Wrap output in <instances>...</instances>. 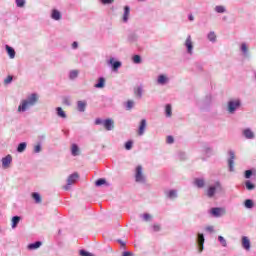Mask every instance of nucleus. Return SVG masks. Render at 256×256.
Segmentation results:
<instances>
[{
	"instance_id": "obj_1",
	"label": "nucleus",
	"mask_w": 256,
	"mask_h": 256,
	"mask_svg": "<svg viewBox=\"0 0 256 256\" xmlns=\"http://www.w3.org/2000/svg\"><path fill=\"white\" fill-rule=\"evenodd\" d=\"M32 106H33V94H31V96L28 99L22 100L21 104L18 107V113H25V111L31 109Z\"/></svg>"
},
{
	"instance_id": "obj_2",
	"label": "nucleus",
	"mask_w": 256,
	"mask_h": 256,
	"mask_svg": "<svg viewBox=\"0 0 256 256\" xmlns=\"http://www.w3.org/2000/svg\"><path fill=\"white\" fill-rule=\"evenodd\" d=\"M136 183H145V174H143V166L138 165L135 169Z\"/></svg>"
},
{
	"instance_id": "obj_3",
	"label": "nucleus",
	"mask_w": 256,
	"mask_h": 256,
	"mask_svg": "<svg viewBox=\"0 0 256 256\" xmlns=\"http://www.w3.org/2000/svg\"><path fill=\"white\" fill-rule=\"evenodd\" d=\"M241 107V101L239 100H232L228 102V112L229 113H235V110L239 109Z\"/></svg>"
},
{
	"instance_id": "obj_4",
	"label": "nucleus",
	"mask_w": 256,
	"mask_h": 256,
	"mask_svg": "<svg viewBox=\"0 0 256 256\" xmlns=\"http://www.w3.org/2000/svg\"><path fill=\"white\" fill-rule=\"evenodd\" d=\"M103 127L106 131H113V129H115V121H113L111 118H108L104 120Z\"/></svg>"
},
{
	"instance_id": "obj_5",
	"label": "nucleus",
	"mask_w": 256,
	"mask_h": 256,
	"mask_svg": "<svg viewBox=\"0 0 256 256\" xmlns=\"http://www.w3.org/2000/svg\"><path fill=\"white\" fill-rule=\"evenodd\" d=\"M225 213H227V210H225V208L216 207L211 209V215H213V217H223Z\"/></svg>"
},
{
	"instance_id": "obj_6",
	"label": "nucleus",
	"mask_w": 256,
	"mask_h": 256,
	"mask_svg": "<svg viewBox=\"0 0 256 256\" xmlns=\"http://www.w3.org/2000/svg\"><path fill=\"white\" fill-rule=\"evenodd\" d=\"M12 161H13V156H11V154H8L4 158H2V167L4 169H9V165H11Z\"/></svg>"
},
{
	"instance_id": "obj_7",
	"label": "nucleus",
	"mask_w": 256,
	"mask_h": 256,
	"mask_svg": "<svg viewBox=\"0 0 256 256\" xmlns=\"http://www.w3.org/2000/svg\"><path fill=\"white\" fill-rule=\"evenodd\" d=\"M77 179H79L78 173H74V174L70 175L67 180L68 186H64V189L67 191L69 189V185H73V183H75L77 181Z\"/></svg>"
},
{
	"instance_id": "obj_8",
	"label": "nucleus",
	"mask_w": 256,
	"mask_h": 256,
	"mask_svg": "<svg viewBox=\"0 0 256 256\" xmlns=\"http://www.w3.org/2000/svg\"><path fill=\"white\" fill-rule=\"evenodd\" d=\"M219 187H221V184L219 182L216 183V186H210L206 192L207 197H213Z\"/></svg>"
},
{
	"instance_id": "obj_9",
	"label": "nucleus",
	"mask_w": 256,
	"mask_h": 256,
	"mask_svg": "<svg viewBox=\"0 0 256 256\" xmlns=\"http://www.w3.org/2000/svg\"><path fill=\"white\" fill-rule=\"evenodd\" d=\"M229 155H230V159L228 160V167H229L230 171H234V167H235V152L230 151Z\"/></svg>"
},
{
	"instance_id": "obj_10",
	"label": "nucleus",
	"mask_w": 256,
	"mask_h": 256,
	"mask_svg": "<svg viewBox=\"0 0 256 256\" xmlns=\"http://www.w3.org/2000/svg\"><path fill=\"white\" fill-rule=\"evenodd\" d=\"M197 243H198L199 253H202L203 245H205V236H203V234H198Z\"/></svg>"
},
{
	"instance_id": "obj_11",
	"label": "nucleus",
	"mask_w": 256,
	"mask_h": 256,
	"mask_svg": "<svg viewBox=\"0 0 256 256\" xmlns=\"http://www.w3.org/2000/svg\"><path fill=\"white\" fill-rule=\"evenodd\" d=\"M242 247L246 251H249V249H251V240H249L247 236L242 237Z\"/></svg>"
},
{
	"instance_id": "obj_12",
	"label": "nucleus",
	"mask_w": 256,
	"mask_h": 256,
	"mask_svg": "<svg viewBox=\"0 0 256 256\" xmlns=\"http://www.w3.org/2000/svg\"><path fill=\"white\" fill-rule=\"evenodd\" d=\"M145 129H147V120L142 119L138 129V135H143L145 133Z\"/></svg>"
},
{
	"instance_id": "obj_13",
	"label": "nucleus",
	"mask_w": 256,
	"mask_h": 256,
	"mask_svg": "<svg viewBox=\"0 0 256 256\" xmlns=\"http://www.w3.org/2000/svg\"><path fill=\"white\" fill-rule=\"evenodd\" d=\"M185 45L188 49V53H193V41L191 40V36H188L186 41H185Z\"/></svg>"
},
{
	"instance_id": "obj_14",
	"label": "nucleus",
	"mask_w": 256,
	"mask_h": 256,
	"mask_svg": "<svg viewBox=\"0 0 256 256\" xmlns=\"http://www.w3.org/2000/svg\"><path fill=\"white\" fill-rule=\"evenodd\" d=\"M243 135L246 139H254L255 138V133H253L250 128L244 129Z\"/></svg>"
},
{
	"instance_id": "obj_15",
	"label": "nucleus",
	"mask_w": 256,
	"mask_h": 256,
	"mask_svg": "<svg viewBox=\"0 0 256 256\" xmlns=\"http://www.w3.org/2000/svg\"><path fill=\"white\" fill-rule=\"evenodd\" d=\"M33 200L37 205H41L43 203V197H41V194L37 192L33 193Z\"/></svg>"
},
{
	"instance_id": "obj_16",
	"label": "nucleus",
	"mask_w": 256,
	"mask_h": 256,
	"mask_svg": "<svg viewBox=\"0 0 256 256\" xmlns=\"http://www.w3.org/2000/svg\"><path fill=\"white\" fill-rule=\"evenodd\" d=\"M5 49H6V53H8L9 57L11 59H15V49H13V47L9 46V45H6L5 46Z\"/></svg>"
},
{
	"instance_id": "obj_17",
	"label": "nucleus",
	"mask_w": 256,
	"mask_h": 256,
	"mask_svg": "<svg viewBox=\"0 0 256 256\" xmlns=\"http://www.w3.org/2000/svg\"><path fill=\"white\" fill-rule=\"evenodd\" d=\"M131 12L129 6H125L124 7V15H123V22L127 23V21L129 20V13Z\"/></svg>"
},
{
	"instance_id": "obj_18",
	"label": "nucleus",
	"mask_w": 256,
	"mask_h": 256,
	"mask_svg": "<svg viewBox=\"0 0 256 256\" xmlns=\"http://www.w3.org/2000/svg\"><path fill=\"white\" fill-rule=\"evenodd\" d=\"M86 107H87V102H85V101H78V103H77L78 111L83 113L85 111Z\"/></svg>"
},
{
	"instance_id": "obj_19",
	"label": "nucleus",
	"mask_w": 256,
	"mask_h": 256,
	"mask_svg": "<svg viewBox=\"0 0 256 256\" xmlns=\"http://www.w3.org/2000/svg\"><path fill=\"white\" fill-rule=\"evenodd\" d=\"M11 221H12V225H11L12 229H16L17 225H19V222L21 221V217L14 216Z\"/></svg>"
},
{
	"instance_id": "obj_20",
	"label": "nucleus",
	"mask_w": 256,
	"mask_h": 256,
	"mask_svg": "<svg viewBox=\"0 0 256 256\" xmlns=\"http://www.w3.org/2000/svg\"><path fill=\"white\" fill-rule=\"evenodd\" d=\"M56 111H57V116L58 117H61L62 119H66L67 118V114L65 113V111H63V108L57 107Z\"/></svg>"
},
{
	"instance_id": "obj_21",
	"label": "nucleus",
	"mask_w": 256,
	"mask_h": 256,
	"mask_svg": "<svg viewBox=\"0 0 256 256\" xmlns=\"http://www.w3.org/2000/svg\"><path fill=\"white\" fill-rule=\"evenodd\" d=\"M25 149H27V142H21L17 147V152L24 153Z\"/></svg>"
},
{
	"instance_id": "obj_22",
	"label": "nucleus",
	"mask_w": 256,
	"mask_h": 256,
	"mask_svg": "<svg viewBox=\"0 0 256 256\" xmlns=\"http://www.w3.org/2000/svg\"><path fill=\"white\" fill-rule=\"evenodd\" d=\"M51 17L55 21H59V19H61V12H59L58 10H53Z\"/></svg>"
},
{
	"instance_id": "obj_23",
	"label": "nucleus",
	"mask_w": 256,
	"mask_h": 256,
	"mask_svg": "<svg viewBox=\"0 0 256 256\" xmlns=\"http://www.w3.org/2000/svg\"><path fill=\"white\" fill-rule=\"evenodd\" d=\"M96 89H103L105 87V78H99L98 83L95 84Z\"/></svg>"
},
{
	"instance_id": "obj_24",
	"label": "nucleus",
	"mask_w": 256,
	"mask_h": 256,
	"mask_svg": "<svg viewBox=\"0 0 256 256\" xmlns=\"http://www.w3.org/2000/svg\"><path fill=\"white\" fill-rule=\"evenodd\" d=\"M110 64L113 67V71H117V69H119V67H121V62H119V61L114 62L113 58L110 59Z\"/></svg>"
},
{
	"instance_id": "obj_25",
	"label": "nucleus",
	"mask_w": 256,
	"mask_h": 256,
	"mask_svg": "<svg viewBox=\"0 0 256 256\" xmlns=\"http://www.w3.org/2000/svg\"><path fill=\"white\" fill-rule=\"evenodd\" d=\"M194 185H197L199 187V189L205 187V181L203 179H195L194 180Z\"/></svg>"
},
{
	"instance_id": "obj_26",
	"label": "nucleus",
	"mask_w": 256,
	"mask_h": 256,
	"mask_svg": "<svg viewBox=\"0 0 256 256\" xmlns=\"http://www.w3.org/2000/svg\"><path fill=\"white\" fill-rule=\"evenodd\" d=\"M134 95H136V97H139V99H141L142 95H143V88L141 87H137L134 90Z\"/></svg>"
},
{
	"instance_id": "obj_27",
	"label": "nucleus",
	"mask_w": 256,
	"mask_h": 256,
	"mask_svg": "<svg viewBox=\"0 0 256 256\" xmlns=\"http://www.w3.org/2000/svg\"><path fill=\"white\" fill-rule=\"evenodd\" d=\"M166 117H171L173 115L171 104H167L165 108Z\"/></svg>"
},
{
	"instance_id": "obj_28",
	"label": "nucleus",
	"mask_w": 256,
	"mask_h": 256,
	"mask_svg": "<svg viewBox=\"0 0 256 256\" xmlns=\"http://www.w3.org/2000/svg\"><path fill=\"white\" fill-rule=\"evenodd\" d=\"M244 205L246 209H253V206H254L253 200L251 199L245 200Z\"/></svg>"
},
{
	"instance_id": "obj_29",
	"label": "nucleus",
	"mask_w": 256,
	"mask_h": 256,
	"mask_svg": "<svg viewBox=\"0 0 256 256\" xmlns=\"http://www.w3.org/2000/svg\"><path fill=\"white\" fill-rule=\"evenodd\" d=\"M158 83H159L160 85H165V83H167V76H165V75H160V76L158 77Z\"/></svg>"
},
{
	"instance_id": "obj_30",
	"label": "nucleus",
	"mask_w": 256,
	"mask_h": 256,
	"mask_svg": "<svg viewBox=\"0 0 256 256\" xmlns=\"http://www.w3.org/2000/svg\"><path fill=\"white\" fill-rule=\"evenodd\" d=\"M135 105V102L133 100H128L126 102V109L127 111H131Z\"/></svg>"
},
{
	"instance_id": "obj_31",
	"label": "nucleus",
	"mask_w": 256,
	"mask_h": 256,
	"mask_svg": "<svg viewBox=\"0 0 256 256\" xmlns=\"http://www.w3.org/2000/svg\"><path fill=\"white\" fill-rule=\"evenodd\" d=\"M72 155L74 157H77V155H79V147L76 144L72 145Z\"/></svg>"
},
{
	"instance_id": "obj_32",
	"label": "nucleus",
	"mask_w": 256,
	"mask_h": 256,
	"mask_svg": "<svg viewBox=\"0 0 256 256\" xmlns=\"http://www.w3.org/2000/svg\"><path fill=\"white\" fill-rule=\"evenodd\" d=\"M167 197H169V199H175L177 198V191L176 190H170L167 194Z\"/></svg>"
},
{
	"instance_id": "obj_33",
	"label": "nucleus",
	"mask_w": 256,
	"mask_h": 256,
	"mask_svg": "<svg viewBox=\"0 0 256 256\" xmlns=\"http://www.w3.org/2000/svg\"><path fill=\"white\" fill-rule=\"evenodd\" d=\"M16 3V7H19L20 9H23V7H25V0H15Z\"/></svg>"
},
{
	"instance_id": "obj_34",
	"label": "nucleus",
	"mask_w": 256,
	"mask_h": 256,
	"mask_svg": "<svg viewBox=\"0 0 256 256\" xmlns=\"http://www.w3.org/2000/svg\"><path fill=\"white\" fill-rule=\"evenodd\" d=\"M125 149L126 151H131L133 149V141L129 140L125 143Z\"/></svg>"
},
{
	"instance_id": "obj_35",
	"label": "nucleus",
	"mask_w": 256,
	"mask_h": 256,
	"mask_svg": "<svg viewBox=\"0 0 256 256\" xmlns=\"http://www.w3.org/2000/svg\"><path fill=\"white\" fill-rule=\"evenodd\" d=\"M105 183H107V181L103 178H100L95 182V185L96 187H101V185H105Z\"/></svg>"
},
{
	"instance_id": "obj_36",
	"label": "nucleus",
	"mask_w": 256,
	"mask_h": 256,
	"mask_svg": "<svg viewBox=\"0 0 256 256\" xmlns=\"http://www.w3.org/2000/svg\"><path fill=\"white\" fill-rule=\"evenodd\" d=\"M78 75H79V71L78 70H72L70 72V79H77Z\"/></svg>"
},
{
	"instance_id": "obj_37",
	"label": "nucleus",
	"mask_w": 256,
	"mask_h": 256,
	"mask_svg": "<svg viewBox=\"0 0 256 256\" xmlns=\"http://www.w3.org/2000/svg\"><path fill=\"white\" fill-rule=\"evenodd\" d=\"M218 241L221 243L222 247H226L227 240H225V238L223 236H219Z\"/></svg>"
},
{
	"instance_id": "obj_38",
	"label": "nucleus",
	"mask_w": 256,
	"mask_h": 256,
	"mask_svg": "<svg viewBox=\"0 0 256 256\" xmlns=\"http://www.w3.org/2000/svg\"><path fill=\"white\" fill-rule=\"evenodd\" d=\"M215 11L216 13H225V6H216Z\"/></svg>"
},
{
	"instance_id": "obj_39",
	"label": "nucleus",
	"mask_w": 256,
	"mask_h": 256,
	"mask_svg": "<svg viewBox=\"0 0 256 256\" xmlns=\"http://www.w3.org/2000/svg\"><path fill=\"white\" fill-rule=\"evenodd\" d=\"M209 41H215L217 39V35H215V32H210L208 34Z\"/></svg>"
},
{
	"instance_id": "obj_40",
	"label": "nucleus",
	"mask_w": 256,
	"mask_h": 256,
	"mask_svg": "<svg viewBox=\"0 0 256 256\" xmlns=\"http://www.w3.org/2000/svg\"><path fill=\"white\" fill-rule=\"evenodd\" d=\"M246 188L248 189V191H253V189H255V184L246 181Z\"/></svg>"
},
{
	"instance_id": "obj_41",
	"label": "nucleus",
	"mask_w": 256,
	"mask_h": 256,
	"mask_svg": "<svg viewBox=\"0 0 256 256\" xmlns=\"http://www.w3.org/2000/svg\"><path fill=\"white\" fill-rule=\"evenodd\" d=\"M152 228H153V231L157 233L161 231V224H153Z\"/></svg>"
},
{
	"instance_id": "obj_42",
	"label": "nucleus",
	"mask_w": 256,
	"mask_h": 256,
	"mask_svg": "<svg viewBox=\"0 0 256 256\" xmlns=\"http://www.w3.org/2000/svg\"><path fill=\"white\" fill-rule=\"evenodd\" d=\"M13 82V76H8L7 78H5L4 80V84L5 85H9Z\"/></svg>"
},
{
	"instance_id": "obj_43",
	"label": "nucleus",
	"mask_w": 256,
	"mask_h": 256,
	"mask_svg": "<svg viewBox=\"0 0 256 256\" xmlns=\"http://www.w3.org/2000/svg\"><path fill=\"white\" fill-rule=\"evenodd\" d=\"M133 63H136V64L141 63V56L135 55V56L133 57Z\"/></svg>"
},
{
	"instance_id": "obj_44",
	"label": "nucleus",
	"mask_w": 256,
	"mask_h": 256,
	"mask_svg": "<svg viewBox=\"0 0 256 256\" xmlns=\"http://www.w3.org/2000/svg\"><path fill=\"white\" fill-rule=\"evenodd\" d=\"M79 254L81 256H94L92 253H89V252H87L85 250H80Z\"/></svg>"
},
{
	"instance_id": "obj_45",
	"label": "nucleus",
	"mask_w": 256,
	"mask_h": 256,
	"mask_svg": "<svg viewBox=\"0 0 256 256\" xmlns=\"http://www.w3.org/2000/svg\"><path fill=\"white\" fill-rule=\"evenodd\" d=\"M34 153H41V143H38V144L34 147Z\"/></svg>"
},
{
	"instance_id": "obj_46",
	"label": "nucleus",
	"mask_w": 256,
	"mask_h": 256,
	"mask_svg": "<svg viewBox=\"0 0 256 256\" xmlns=\"http://www.w3.org/2000/svg\"><path fill=\"white\" fill-rule=\"evenodd\" d=\"M252 175H253V171H251V170H246L245 171V178L246 179H250Z\"/></svg>"
},
{
	"instance_id": "obj_47",
	"label": "nucleus",
	"mask_w": 256,
	"mask_h": 256,
	"mask_svg": "<svg viewBox=\"0 0 256 256\" xmlns=\"http://www.w3.org/2000/svg\"><path fill=\"white\" fill-rule=\"evenodd\" d=\"M43 243L41 241H37L33 244V249H39Z\"/></svg>"
},
{
	"instance_id": "obj_48",
	"label": "nucleus",
	"mask_w": 256,
	"mask_h": 256,
	"mask_svg": "<svg viewBox=\"0 0 256 256\" xmlns=\"http://www.w3.org/2000/svg\"><path fill=\"white\" fill-rule=\"evenodd\" d=\"M115 0H102L103 5H111V3H114Z\"/></svg>"
},
{
	"instance_id": "obj_49",
	"label": "nucleus",
	"mask_w": 256,
	"mask_h": 256,
	"mask_svg": "<svg viewBox=\"0 0 256 256\" xmlns=\"http://www.w3.org/2000/svg\"><path fill=\"white\" fill-rule=\"evenodd\" d=\"M104 121H105V120H102L101 118H97V119L95 120V125H103Z\"/></svg>"
},
{
	"instance_id": "obj_50",
	"label": "nucleus",
	"mask_w": 256,
	"mask_h": 256,
	"mask_svg": "<svg viewBox=\"0 0 256 256\" xmlns=\"http://www.w3.org/2000/svg\"><path fill=\"white\" fill-rule=\"evenodd\" d=\"M143 219H144V221H150V219H151V214H144V215H143Z\"/></svg>"
},
{
	"instance_id": "obj_51",
	"label": "nucleus",
	"mask_w": 256,
	"mask_h": 256,
	"mask_svg": "<svg viewBox=\"0 0 256 256\" xmlns=\"http://www.w3.org/2000/svg\"><path fill=\"white\" fill-rule=\"evenodd\" d=\"M241 49H242L243 53H247V51H248L247 44H242Z\"/></svg>"
},
{
	"instance_id": "obj_52",
	"label": "nucleus",
	"mask_w": 256,
	"mask_h": 256,
	"mask_svg": "<svg viewBox=\"0 0 256 256\" xmlns=\"http://www.w3.org/2000/svg\"><path fill=\"white\" fill-rule=\"evenodd\" d=\"M63 105H71V102L69 101V98H64L63 99Z\"/></svg>"
},
{
	"instance_id": "obj_53",
	"label": "nucleus",
	"mask_w": 256,
	"mask_h": 256,
	"mask_svg": "<svg viewBox=\"0 0 256 256\" xmlns=\"http://www.w3.org/2000/svg\"><path fill=\"white\" fill-rule=\"evenodd\" d=\"M175 140L173 139V136H168L167 137V143L171 144L173 143Z\"/></svg>"
},
{
	"instance_id": "obj_54",
	"label": "nucleus",
	"mask_w": 256,
	"mask_h": 256,
	"mask_svg": "<svg viewBox=\"0 0 256 256\" xmlns=\"http://www.w3.org/2000/svg\"><path fill=\"white\" fill-rule=\"evenodd\" d=\"M206 231H209L210 233H213V231H214L213 226L206 227Z\"/></svg>"
},
{
	"instance_id": "obj_55",
	"label": "nucleus",
	"mask_w": 256,
	"mask_h": 256,
	"mask_svg": "<svg viewBox=\"0 0 256 256\" xmlns=\"http://www.w3.org/2000/svg\"><path fill=\"white\" fill-rule=\"evenodd\" d=\"M37 100H38L37 94H33V103H37Z\"/></svg>"
},
{
	"instance_id": "obj_56",
	"label": "nucleus",
	"mask_w": 256,
	"mask_h": 256,
	"mask_svg": "<svg viewBox=\"0 0 256 256\" xmlns=\"http://www.w3.org/2000/svg\"><path fill=\"white\" fill-rule=\"evenodd\" d=\"M131 252H123L122 256H131Z\"/></svg>"
},
{
	"instance_id": "obj_57",
	"label": "nucleus",
	"mask_w": 256,
	"mask_h": 256,
	"mask_svg": "<svg viewBox=\"0 0 256 256\" xmlns=\"http://www.w3.org/2000/svg\"><path fill=\"white\" fill-rule=\"evenodd\" d=\"M28 249H29L30 251H33V243H30V244L28 245Z\"/></svg>"
},
{
	"instance_id": "obj_58",
	"label": "nucleus",
	"mask_w": 256,
	"mask_h": 256,
	"mask_svg": "<svg viewBox=\"0 0 256 256\" xmlns=\"http://www.w3.org/2000/svg\"><path fill=\"white\" fill-rule=\"evenodd\" d=\"M194 20H195V17L192 14H190L189 15V21H194Z\"/></svg>"
},
{
	"instance_id": "obj_59",
	"label": "nucleus",
	"mask_w": 256,
	"mask_h": 256,
	"mask_svg": "<svg viewBox=\"0 0 256 256\" xmlns=\"http://www.w3.org/2000/svg\"><path fill=\"white\" fill-rule=\"evenodd\" d=\"M77 46H78L77 42H73V43H72L73 49H77Z\"/></svg>"
},
{
	"instance_id": "obj_60",
	"label": "nucleus",
	"mask_w": 256,
	"mask_h": 256,
	"mask_svg": "<svg viewBox=\"0 0 256 256\" xmlns=\"http://www.w3.org/2000/svg\"><path fill=\"white\" fill-rule=\"evenodd\" d=\"M138 1H143V0H138Z\"/></svg>"
}]
</instances>
